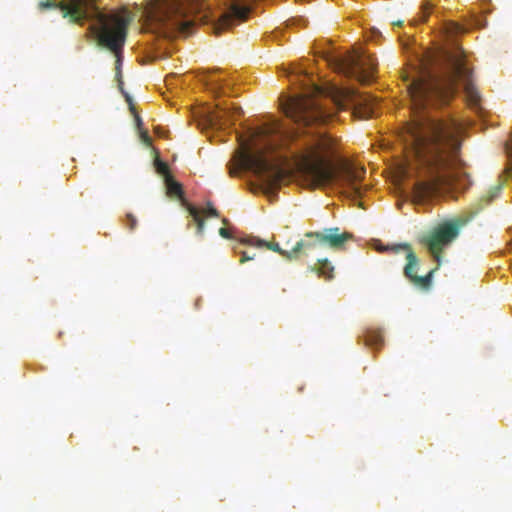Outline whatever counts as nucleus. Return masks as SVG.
I'll return each mask as SVG.
<instances>
[{
  "mask_svg": "<svg viewBox=\"0 0 512 512\" xmlns=\"http://www.w3.org/2000/svg\"><path fill=\"white\" fill-rule=\"evenodd\" d=\"M393 24H394V25H401V24H402V21H397V22H394Z\"/></svg>",
  "mask_w": 512,
  "mask_h": 512,
  "instance_id": "nucleus-28",
  "label": "nucleus"
},
{
  "mask_svg": "<svg viewBox=\"0 0 512 512\" xmlns=\"http://www.w3.org/2000/svg\"><path fill=\"white\" fill-rule=\"evenodd\" d=\"M364 341L367 346L379 348L383 344V335L380 330L369 328L364 334Z\"/></svg>",
  "mask_w": 512,
  "mask_h": 512,
  "instance_id": "nucleus-14",
  "label": "nucleus"
},
{
  "mask_svg": "<svg viewBox=\"0 0 512 512\" xmlns=\"http://www.w3.org/2000/svg\"><path fill=\"white\" fill-rule=\"evenodd\" d=\"M309 269L312 272H316L320 277H323L326 280H331L334 277V266L326 258L318 259V262L314 266L309 267Z\"/></svg>",
  "mask_w": 512,
  "mask_h": 512,
  "instance_id": "nucleus-13",
  "label": "nucleus"
},
{
  "mask_svg": "<svg viewBox=\"0 0 512 512\" xmlns=\"http://www.w3.org/2000/svg\"><path fill=\"white\" fill-rule=\"evenodd\" d=\"M240 243L244 245H249L257 248H267L269 250H272L278 254H280L283 258L290 261V250L282 249L280 245L276 242H266L262 239H259L257 237L248 236L244 237L240 240Z\"/></svg>",
  "mask_w": 512,
  "mask_h": 512,
  "instance_id": "nucleus-11",
  "label": "nucleus"
},
{
  "mask_svg": "<svg viewBox=\"0 0 512 512\" xmlns=\"http://www.w3.org/2000/svg\"><path fill=\"white\" fill-rule=\"evenodd\" d=\"M51 7H58L61 11H64V2H40L39 4L40 11H44Z\"/></svg>",
  "mask_w": 512,
  "mask_h": 512,
  "instance_id": "nucleus-18",
  "label": "nucleus"
},
{
  "mask_svg": "<svg viewBox=\"0 0 512 512\" xmlns=\"http://www.w3.org/2000/svg\"><path fill=\"white\" fill-rule=\"evenodd\" d=\"M187 2H146L143 13L147 20L170 28L187 31L194 24Z\"/></svg>",
  "mask_w": 512,
  "mask_h": 512,
  "instance_id": "nucleus-6",
  "label": "nucleus"
},
{
  "mask_svg": "<svg viewBox=\"0 0 512 512\" xmlns=\"http://www.w3.org/2000/svg\"><path fill=\"white\" fill-rule=\"evenodd\" d=\"M422 9H423V12H422L423 15H422L421 20L425 21L428 12L432 9L431 2H425V5L422 6Z\"/></svg>",
  "mask_w": 512,
  "mask_h": 512,
  "instance_id": "nucleus-23",
  "label": "nucleus"
},
{
  "mask_svg": "<svg viewBox=\"0 0 512 512\" xmlns=\"http://www.w3.org/2000/svg\"><path fill=\"white\" fill-rule=\"evenodd\" d=\"M469 219L457 217L438 225L430 234L422 237L421 243L427 247L432 256L439 261L442 251L459 235Z\"/></svg>",
  "mask_w": 512,
  "mask_h": 512,
  "instance_id": "nucleus-8",
  "label": "nucleus"
},
{
  "mask_svg": "<svg viewBox=\"0 0 512 512\" xmlns=\"http://www.w3.org/2000/svg\"><path fill=\"white\" fill-rule=\"evenodd\" d=\"M210 82H211V83H214V82H216V80H214L213 78H211V79H210Z\"/></svg>",
  "mask_w": 512,
  "mask_h": 512,
  "instance_id": "nucleus-30",
  "label": "nucleus"
},
{
  "mask_svg": "<svg viewBox=\"0 0 512 512\" xmlns=\"http://www.w3.org/2000/svg\"><path fill=\"white\" fill-rule=\"evenodd\" d=\"M406 252V260L407 263L404 266L403 274L404 276L413 284L415 287L421 290H429L432 284L433 274L436 269L430 270L424 276H418L416 271L419 268V259L411 248V245L408 243H400L393 246H386L379 248V251H391L393 253H399L400 251Z\"/></svg>",
  "mask_w": 512,
  "mask_h": 512,
  "instance_id": "nucleus-9",
  "label": "nucleus"
},
{
  "mask_svg": "<svg viewBox=\"0 0 512 512\" xmlns=\"http://www.w3.org/2000/svg\"><path fill=\"white\" fill-rule=\"evenodd\" d=\"M233 113L227 109L217 108L208 113L207 119L211 126L224 128L232 122Z\"/></svg>",
  "mask_w": 512,
  "mask_h": 512,
  "instance_id": "nucleus-12",
  "label": "nucleus"
},
{
  "mask_svg": "<svg viewBox=\"0 0 512 512\" xmlns=\"http://www.w3.org/2000/svg\"><path fill=\"white\" fill-rule=\"evenodd\" d=\"M256 142L255 146L263 142V148L251 147L247 142L242 144V150L238 152L235 160V167L230 168V174L234 175L240 170H251L261 179V189L268 197H275L277 190L286 177V171L276 164L271 163L265 152L276 149L278 140L283 136L282 128L277 123L265 124L252 133Z\"/></svg>",
  "mask_w": 512,
  "mask_h": 512,
  "instance_id": "nucleus-3",
  "label": "nucleus"
},
{
  "mask_svg": "<svg viewBox=\"0 0 512 512\" xmlns=\"http://www.w3.org/2000/svg\"><path fill=\"white\" fill-rule=\"evenodd\" d=\"M443 58L440 72L424 71L408 85L412 117L401 131L407 153V169L403 173L418 175L414 192L421 200L435 196L442 186L454 185L462 166L459 157L462 123L452 117L436 119L425 110L448 104L458 84L463 86L472 106L480 101L464 51L455 48L445 52Z\"/></svg>",
  "mask_w": 512,
  "mask_h": 512,
  "instance_id": "nucleus-1",
  "label": "nucleus"
},
{
  "mask_svg": "<svg viewBox=\"0 0 512 512\" xmlns=\"http://www.w3.org/2000/svg\"><path fill=\"white\" fill-rule=\"evenodd\" d=\"M222 222H223V224H225V225H226V224H228V220H227L226 218H224V219L222 220Z\"/></svg>",
  "mask_w": 512,
  "mask_h": 512,
  "instance_id": "nucleus-29",
  "label": "nucleus"
},
{
  "mask_svg": "<svg viewBox=\"0 0 512 512\" xmlns=\"http://www.w3.org/2000/svg\"><path fill=\"white\" fill-rule=\"evenodd\" d=\"M142 138H143V141L146 142V143H150L151 139L149 137V135L147 134V132H143L142 133Z\"/></svg>",
  "mask_w": 512,
  "mask_h": 512,
  "instance_id": "nucleus-25",
  "label": "nucleus"
},
{
  "mask_svg": "<svg viewBox=\"0 0 512 512\" xmlns=\"http://www.w3.org/2000/svg\"><path fill=\"white\" fill-rule=\"evenodd\" d=\"M241 2H223L212 15V29L216 35L246 21L251 8L240 5Z\"/></svg>",
  "mask_w": 512,
  "mask_h": 512,
  "instance_id": "nucleus-10",
  "label": "nucleus"
},
{
  "mask_svg": "<svg viewBox=\"0 0 512 512\" xmlns=\"http://www.w3.org/2000/svg\"><path fill=\"white\" fill-rule=\"evenodd\" d=\"M164 182L166 185L167 194L169 196H174V197H179V198H181L183 196V190H182L181 184L178 183L177 181H175L172 176L167 177V179H165Z\"/></svg>",
  "mask_w": 512,
  "mask_h": 512,
  "instance_id": "nucleus-16",
  "label": "nucleus"
},
{
  "mask_svg": "<svg viewBox=\"0 0 512 512\" xmlns=\"http://www.w3.org/2000/svg\"><path fill=\"white\" fill-rule=\"evenodd\" d=\"M305 91L289 97L282 103L286 117L295 124L292 138L303 140L301 168L314 187L336 183L350 196L361 197L364 187L360 184L365 169L349 164L332 166L322 155L331 150L333 141L320 126L327 123L336 110L353 109L360 118L374 115V98L359 94L354 89L331 85L326 88L315 83L305 84Z\"/></svg>",
  "mask_w": 512,
  "mask_h": 512,
  "instance_id": "nucleus-2",
  "label": "nucleus"
},
{
  "mask_svg": "<svg viewBox=\"0 0 512 512\" xmlns=\"http://www.w3.org/2000/svg\"><path fill=\"white\" fill-rule=\"evenodd\" d=\"M155 168L158 174L162 175L164 177V180L167 179V177H171L169 167L168 165L161 161L160 159L155 160Z\"/></svg>",
  "mask_w": 512,
  "mask_h": 512,
  "instance_id": "nucleus-17",
  "label": "nucleus"
},
{
  "mask_svg": "<svg viewBox=\"0 0 512 512\" xmlns=\"http://www.w3.org/2000/svg\"><path fill=\"white\" fill-rule=\"evenodd\" d=\"M203 213H204V215L209 216V217H218L219 216L217 209H215L210 202L207 203V207L203 210Z\"/></svg>",
  "mask_w": 512,
  "mask_h": 512,
  "instance_id": "nucleus-20",
  "label": "nucleus"
},
{
  "mask_svg": "<svg viewBox=\"0 0 512 512\" xmlns=\"http://www.w3.org/2000/svg\"><path fill=\"white\" fill-rule=\"evenodd\" d=\"M187 210L196 223V233L198 235L202 236L204 233V229H205V222H204V219L200 215L199 209L193 205L188 204Z\"/></svg>",
  "mask_w": 512,
  "mask_h": 512,
  "instance_id": "nucleus-15",
  "label": "nucleus"
},
{
  "mask_svg": "<svg viewBox=\"0 0 512 512\" xmlns=\"http://www.w3.org/2000/svg\"><path fill=\"white\" fill-rule=\"evenodd\" d=\"M135 118H136L137 124L140 125L141 124V118L138 115H136Z\"/></svg>",
  "mask_w": 512,
  "mask_h": 512,
  "instance_id": "nucleus-27",
  "label": "nucleus"
},
{
  "mask_svg": "<svg viewBox=\"0 0 512 512\" xmlns=\"http://www.w3.org/2000/svg\"><path fill=\"white\" fill-rule=\"evenodd\" d=\"M67 16L97 23L99 25V41L115 54L117 67L120 65L128 27L135 18L132 11L121 6L106 13L96 6V2H66Z\"/></svg>",
  "mask_w": 512,
  "mask_h": 512,
  "instance_id": "nucleus-4",
  "label": "nucleus"
},
{
  "mask_svg": "<svg viewBox=\"0 0 512 512\" xmlns=\"http://www.w3.org/2000/svg\"><path fill=\"white\" fill-rule=\"evenodd\" d=\"M219 235L225 239H231L232 238V235L230 233V231L224 227L220 228L219 229Z\"/></svg>",
  "mask_w": 512,
  "mask_h": 512,
  "instance_id": "nucleus-24",
  "label": "nucleus"
},
{
  "mask_svg": "<svg viewBox=\"0 0 512 512\" xmlns=\"http://www.w3.org/2000/svg\"><path fill=\"white\" fill-rule=\"evenodd\" d=\"M240 253H241V259H240V262H241V263H245V262H247V261L253 260V259L255 258V256H256V254H255V253H253V254H249V253H248V252H246V251H242V252H240Z\"/></svg>",
  "mask_w": 512,
  "mask_h": 512,
  "instance_id": "nucleus-21",
  "label": "nucleus"
},
{
  "mask_svg": "<svg viewBox=\"0 0 512 512\" xmlns=\"http://www.w3.org/2000/svg\"><path fill=\"white\" fill-rule=\"evenodd\" d=\"M299 76H303L305 79H307V78H308L307 73H306V72H304V71H300V72H299Z\"/></svg>",
  "mask_w": 512,
  "mask_h": 512,
  "instance_id": "nucleus-26",
  "label": "nucleus"
},
{
  "mask_svg": "<svg viewBox=\"0 0 512 512\" xmlns=\"http://www.w3.org/2000/svg\"><path fill=\"white\" fill-rule=\"evenodd\" d=\"M353 238L349 232H340V228L333 227L322 232H307L304 238L296 242L290 249V261L308 257L320 247L328 246L332 249H341L344 244Z\"/></svg>",
  "mask_w": 512,
  "mask_h": 512,
  "instance_id": "nucleus-7",
  "label": "nucleus"
},
{
  "mask_svg": "<svg viewBox=\"0 0 512 512\" xmlns=\"http://www.w3.org/2000/svg\"><path fill=\"white\" fill-rule=\"evenodd\" d=\"M324 58L334 71L346 77L354 78L363 84L372 81L377 68L375 57L366 52L345 55L326 53Z\"/></svg>",
  "mask_w": 512,
  "mask_h": 512,
  "instance_id": "nucleus-5",
  "label": "nucleus"
},
{
  "mask_svg": "<svg viewBox=\"0 0 512 512\" xmlns=\"http://www.w3.org/2000/svg\"><path fill=\"white\" fill-rule=\"evenodd\" d=\"M501 188L502 186L501 185H497L495 187H493L491 190H490V195H489V198H488V202H491L493 200L494 197H496L500 191H501Z\"/></svg>",
  "mask_w": 512,
  "mask_h": 512,
  "instance_id": "nucleus-22",
  "label": "nucleus"
},
{
  "mask_svg": "<svg viewBox=\"0 0 512 512\" xmlns=\"http://www.w3.org/2000/svg\"><path fill=\"white\" fill-rule=\"evenodd\" d=\"M125 226L133 231L137 226V219L132 213H127L125 217Z\"/></svg>",
  "mask_w": 512,
  "mask_h": 512,
  "instance_id": "nucleus-19",
  "label": "nucleus"
}]
</instances>
